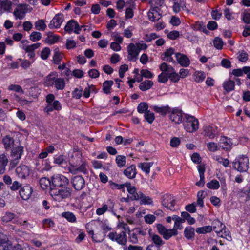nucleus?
<instances>
[{"label":"nucleus","instance_id":"1","mask_svg":"<svg viewBox=\"0 0 250 250\" xmlns=\"http://www.w3.org/2000/svg\"><path fill=\"white\" fill-rule=\"evenodd\" d=\"M71 189L67 187L61 188H50V194L56 201L61 202L62 200L69 198L71 195Z\"/></svg>","mask_w":250,"mask_h":250},{"label":"nucleus","instance_id":"2","mask_svg":"<svg viewBox=\"0 0 250 250\" xmlns=\"http://www.w3.org/2000/svg\"><path fill=\"white\" fill-rule=\"evenodd\" d=\"M185 123L184 124V128L189 132H193L199 128V122L194 116L186 114L184 115Z\"/></svg>","mask_w":250,"mask_h":250},{"label":"nucleus","instance_id":"3","mask_svg":"<svg viewBox=\"0 0 250 250\" xmlns=\"http://www.w3.org/2000/svg\"><path fill=\"white\" fill-rule=\"evenodd\" d=\"M233 168L240 172H246L249 168V159L248 158L242 155L237 158L232 162Z\"/></svg>","mask_w":250,"mask_h":250},{"label":"nucleus","instance_id":"4","mask_svg":"<svg viewBox=\"0 0 250 250\" xmlns=\"http://www.w3.org/2000/svg\"><path fill=\"white\" fill-rule=\"evenodd\" d=\"M108 236L110 239L116 241L119 244L125 245L127 243V235L125 231H121L119 234L116 232H111Z\"/></svg>","mask_w":250,"mask_h":250},{"label":"nucleus","instance_id":"5","mask_svg":"<svg viewBox=\"0 0 250 250\" xmlns=\"http://www.w3.org/2000/svg\"><path fill=\"white\" fill-rule=\"evenodd\" d=\"M69 183L68 179L62 175H54L52 177V185L55 187L62 188L66 186Z\"/></svg>","mask_w":250,"mask_h":250},{"label":"nucleus","instance_id":"6","mask_svg":"<svg viewBox=\"0 0 250 250\" xmlns=\"http://www.w3.org/2000/svg\"><path fill=\"white\" fill-rule=\"evenodd\" d=\"M161 203L167 209L172 211L175 210V200L171 195H164L162 197Z\"/></svg>","mask_w":250,"mask_h":250},{"label":"nucleus","instance_id":"7","mask_svg":"<svg viewBox=\"0 0 250 250\" xmlns=\"http://www.w3.org/2000/svg\"><path fill=\"white\" fill-rule=\"evenodd\" d=\"M65 31L69 33H71L73 31L77 34L80 33L81 28L77 22L73 20L69 21L64 27Z\"/></svg>","mask_w":250,"mask_h":250},{"label":"nucleus","instance_id":"8","mask_svg":"<svg viewBox=\"0 0 250 250\" xmlns=\"http://www.w3.org/2000/svg\"><path fill=\"white\" fill-rule=\"evenodd\" d=\"M63 21V15L61 13L56 14L48 24L50 29L59 28Z\"/></svg>","mask_w":250,"mask_h":250},{"label":"nucleus","instance_id":"9","mask_svg":"<svg viewBox=\"0 0 250 250\" xmlns=\"http://www.w3.org/2000/svg\"><path fill=\"white\" fill-rule=\"evenodd\" d=\"M127 51L129 56L128 57V60L135 61L140 52L136 44L130 43L127 46Z\"/></svg>","mask_w":250,"mask_h":250},{"label":"nucleus","instance_id":"10","mask_svg":"<svg viewBox=\"0 0 250 250\" xmlns=\"http://www.w3.org/2000/svg\"><path fill=\"white\" fill-rule=\"evenodd\" d=\"M74 188L77 190L82 189L85 186V181L82 176H74L71 179Z\"/></svg>","mask_w":250,"mask_h":250},{"label":"nucleus","instance_id":"11","mask_svg":"<svg viewBox=\"0 0 250 250\" xmlns=\"http://www.w3.org/2000/svg\"><path fill=\"white\" fill-rule=\"evenodd\" d=\"M27 12V5L25 4H19L15 9L13 15L16 19H22Z\"/></svg>","mask_w":250,"mask_h":250},{"label":"nucleus","instance_id":"12","mask_svg":"<svg viewBox=\"0 0 250 250\" xmlns=\"http://www.w3.org/2000/svg\"><path fill=\"white\" fill-rule=\"evenodd\" d=\"M175 58L178 63L181 66L187 67L189 65L190 60L187 55L180 53H176Z\"/></svg>","mask_w":250,"mask_h":250},{"label":"nucleus","instance_id":"13","mask_svg":"<svg viewBox=\"0 0 250 250\" xmlns=\"http://www.w3.org/2000/svg\"><path fill=\"white\" fill-rule=\"evenodd\" d=\"M151 231V229H149L148 234L151 241L153 242L152 244H154L155 247L160 248L165 244V242L159 235L152 233Z\"/></svg>","mask_w":250,"mask_h":250},{"label":"nucleus","instance_id":"14","mask_svg":"<svg viewBox=\"0 0 250 250\" xmlns=\"http://www.w3.org/2000/svg\"><path fill=\"white\" fill-rule=\"evenodd\" d=\"M16 173L19 178L25 179L29 175L30 170L27 166L21 165L16 169Z\"/></svg>","mask_w":250,"mask_h":250},{"label":"nucleus","instance_id":"15","mask_svg":"<svg viewBox=\"0 0 250 250\" xmlns=\"http://www.w3.org/2000/svg\"><path fill=\"white\" fill-rule=\"evenodd\" d=\"M32 192V188L29 185H27L21 188L19 193L21 198L23 200H26L29 199Z\"/></svg>","mask_w":250,"mask_h":250},{"label":"nucleus","instance_id":"16","mask_svg":"<svg viewBox=\"0 0 250 250\" xmlns=\"http://www.w3.org/2000/svg\"><path fill=\"white\" fill-rule=\"evenodd\" d=\"M12 2L8 0L0 1V15L4 12H11Z\"/></svg>","mask_w":250,"mask_h":250},{"label":"nucleus","instance_id":"17","mask_svg":"<svg viewBox=\"0 0 250 250\" xmlns=\"http://www.w3.org/2000/svg\"><path fill=\"white\" fill-rule=\"evenodd\" d=\"M71 167H69V172L73 174H75L77 172H81L83 173H86L87 172V169L86 168V163L85 162H83L82 165L78 167L77 164L74 163L73 164H71Z\"/></svg>","mask_w":250,"mask_h":250},{"label":"nucleus","instance_id":"18","mask_svg":"<svg viewBox=\"0 0 250 250\" xmlns=\"http://www.w3.org/2000/svg\"><path fill=\"white\" fill-rule=\"evenodd\" d=\"M62 109V106L59 101H54L53 103L47 104L44 109V111L49 114L53 110L59 111Z\"/></svg>","mask_w":250,"mask_h":250},{"label":"nucleus","instance_id":"19","mask_svg":"<svg viewBox=\"0 0 250 250\" xmlns=\"http://www.w3.org/2000/svg\"><path fill=\"white\" fill-rule=\"evenodd\" d=\"M126 188L127 191L131 195L130 199L131 200H138L139 199V194H141V192H137L136 189L134 186H131L130 183H126Z\"/></svg>","mask_w":250,"mask_h":250},{"label":"nucleus","instance_id":"20","mask_svg":"<svg viewBox=\"0 0 250 250\" xmlns=\"http://www.w3.org/2000/svg\"><path fill=\"white\" fill-rule=\"evenodd\" d=\"M170 119L176 124H180L182 122V113L181 110L174 109L169 116Z\"/></svg>","mask_w":250,"mask_h":250},{"label":"nucleus","instance_id":"21","mask_svg":"<svg viewBox=\"0 0 250 250\" xmlns=\"http://www.w3.org/2000/svg\"><path fill=\"white\" fill-rule=\"evenodd\" d=\"M124 174L128 179H134L137 174V169L134 165L128 167L124 171Z\"/></svg>","mask_w":250,"mask_h":250},{"label":"nucleus","instance_id":"22","mask_svg":"<svg viewBox=\"0 0 250 250\" xmlns=\"http://www.w3.org/2000/svg\"><path fill=\"white\" fill-rule=\"evenodd\" d=\"M157 10L156 7L152 8L147 13L148 19L153 22L158 21L161 18V14Z\"/></svg>","mask_w":250,"mask_h":250},{"label":"nucleus","instance_id":"23","mask_svg":"<svg viewBox=\"0 0 250 250\" xmlns=\"http://www.w3.org/2000/svg\"><path fill=\"white\" fill-rule=\"evenodd\" d=\"M5 149L7 150L12 149L14 145V138L10 135H6L2 139Z\"/></svg>","mask_w":250,"mask_h":250},{"label":"nucleus","instance_id":"24","mask_svg":"<svg viewBox=\"0 0 250 250\" xmlns=\"http://www.w3.org/2000/svg\"><path fill=\"white\" fill-rule=\"evenodd\" d=\"M232 143L230 139L223 136L221 137L219 141V146L223 149L229 150L230 149Z\"/></svg>","mask_w":250,"mask_h":250},{"label":"nucleus","instance_id":"25","mask_svg":"<svg viewBox=\"0 0 250 250\" xmlns=\"http://www.w3.org/2000/svg\"><path fill=\"white\" fill-rule=\"evenodd\" d=\"M23 152V147L21 146L13 148L11 152V156L12 159L19 160Z\"/></svg>","mask_w":250,"mask_h":250},{"label":"nucleus","instance_id":"26","mask_svg":"<svg viewBox=\"0 0 250 250\" xmlns=\"http://www.w3.org/2000/svg\"><path fill=\"white\" fill-rule=\"evenodd\" d=\"M217 128L215 126H207L204 128V131L205 135L211 139L215 137V133L216 132Z\"/></svg>","mask_w":250,"mask_h":250},{"label":"nucleus","instance_id":"27","mask_svg":"<svg viewBox=\"0 0 250 250\" xmlns=\"http://www.w3.org/2000/svg\"><path fill=\"white\" fill-rule=\"evenodd\" d=\"M211 227H212V230L214 231L217 234L225 228V225L219 220H214L212 222Z\"/></svg>","mask_w":250,"mask_h":250},{"label":"nucleus","instance_id":"28","mask_svg":"<svg viewBox=\"0 0 250 250\" xmlns=\"http://www.w3.org/2000/svg\"><path fill=\"white\" fill-rule=\"evenodd\" d=\"M160 69L162 72L166 73L167 75H169L175 71L174 69L171 66L167 64L165 62H163L160 65Z\"/></svg>","mask_w":250,"mask_h":250},{"label":"nucleus","instance_id":"29","mask_svg":"<svg viewBox=\"0 0 250 250\" xmlns=\"http://www.w3.org/2000/svg\"><path fill=\"white\" fill-rule=\"evenodd\" d=\"M139 199L140 200V203L141 205H153V200L149 196H146L142 192L139 194Z\"/></svg>","mask_w":250,"mask_h":250},{"label":"nucleus","instance_id":"30","mask_svg":"<svg viewBox=\"0 0 250 250\" xmlns=\"http://www.w3.org/2000/svg\"><path fill=\"white\" fill-rule=\"evenodd\" d=\"M57 78V75L56 73H51L48 75L45 79V85L47 86L53 85Z\"/></svg>","mask_w":250,"mask_h":250},{"label":"nucleus","instance_id":"31","mask_svg":"<svg viewBox=\"0 0 250 250\" xmlns=\"http://www.w3.org/2000/svg\"><path fill=\"white\" fill-rule=\"evenodd\" d=\"M185 237L188 239L194 238L195 235V229L191 227H187L184 230Z\"/></svg>","mask_w":250,"mask_h":250},{"label":"nucleus","instance_id":"32","mask_svg":"<svg viewBox=\"0 0 250 250\" xmlns=\"http://www.w3.org/2000/svg\"><path fill=\"white\" fill-rule=\"evenodd\" d=\"M153 164V162H144L139 164L138 167L146 174L150 172V168Z\"/></svg>","mask_w":250,"mask_h":250},{"label":"nucleus","instance_id":"33","mask_svg":"<svg viewBox=\"0 0 250 250\" xmlns=\"http://www.w3.org/2000/svg\"><path fill=\"white\" fill-rule=\"evenodd\" d=\"M153 85L152 81L150 80H146L142 82L139 85V88L143 91L149 89Z\"/></svg>","mask_w":250,"mask_h":250},{"label":"nucleus","instance_id":"34","mask_svg":"<svg viewBox=\"0 0 250 250\" xmlns=\"http://www.w3.org/2000/svg\"><path fill=\"white\" fill-rule=\"evenodd\" d=\"M152 109L156 112L159 113L163 115H165L167 113H169V107L168 106L159 107L157 106H154Z\"/></svg>","mask_w":250,"mask_h":250},{"label":"nucleus","instance_id":"35","mask_svg":"<svg viewBox=\"0 0 250 250\" xmlns=\"http://www.w3.org/2000/svg\"><path fill=\"white\" fill-rule=\"evenodd\" d=\"M62 59V55L60 52L59 48L55 49L53 55V61L54 63L59 64Z\"/></svg>","mask_w":250,"mask_h":250},{"label":"nucleus","instance_id":"36","mask_svg":"<svg viewBox=\"0 0 250 250\" xmlns=\"http://www.w3.org/2000/svg\"><path fill=\"white\" fill-rule=\"evenodd\" d=\"M54 85L57 90H62L65 87V83L63 79L57 77Z\"/></svg>","mask_w":250,"mask_h":250},{"label":"nucleus","instance_id":"37","mask_svg":"<svg viewBox=\"0 0 250 250\" xmlns=\"http://www.w3.org/2000/svg\"><path fill=\"white\" fill-rule=\"evenodd\" d=\"M234 81L231 80H229L223 83V87L228 92L233 90L234 88Z\"/></svg>","mask_w":250,"mask_h":250},{"label":"nucleus","instance_id":"38","mask_svg":"<svg viewBox=\"0 0 250 250\" xmlns=\"http://www.w3.org/2000/svg\"><path fill=\"white\" fill-rule=\"evenodd\" d=\"M219 237L226 238L228 241L231 240V237L230 235L229 231L225 227L224 229L221 230V231L217 234Z\"/></svg>","mask_w":250,"mask_h":250},{"label":"nucleus","instance_id":"39","mask_svg":"<svg viewBox=\"0 0 250 250\" xmlns=\"http://www.w3.org/2000/svg\"><path fill=\"white\" fill-rule=\"evenodd\" d=\"M113 84V81H105L103 84V90L104 93L106 94L110 93L111 87Z\"/></svg>","mask_w":250,"mask_h":250},{"label":"nucleus","instance_id":"40","mask_svg":"<svg viewBox=\"0 0 250 250\" xmlns=\"http://www.w3.org/2000/svg\"><path fill=\"white\" fill-rule=\"evenodd\" d=\"M40 184L41 188L43 190H45L50 187L51 186V182L48 178L46 177H42L40 180Z\"/></svg>","mask_w":250,"mask_h":250},{"label":"nucleus","instance_id":"41","mask_svg":"<svg viewBox=\"0 0 250 250\" xmlns=\"http://www.w3.org/2000/svg\"><path fill=\"white\" fill-rule=\"evenodd\" d=\"M129 241L133 244H137L138 242V234L134 229L132 231L128 232Z\"/></svg>","mask_w":250,"mask_h":250},{"label":"nucleus","instance_id":"42","mask_svg":"<svg viewBox=\"0 0 250 250\" xmlns=\"http://www.w3.org/2000/svg\"><path fill=\"white\" fill-rule=\"evenodd\" d=\"M212 230V227L206 226L202 227L197 228L196 232L198 234H205L210 232Z\"/></svg>","mask_w":250,"mask_h":250},{"label":"nucleus","instance_id":"43","mask_svg":"<svg viewBox=\"0 0 250 250\" xmlns=\"http://www.w3.org/2000/svg\"><path fill=\"white\" fill-rule=\"evenodd\" d=\"M126 157L123 155H118L116 158V162L117 164V166L122 167L125 165L126 164Z\"/></svg>","mask_w":250,"mask_h":250},{"label":"nucleus","instance_id":"44","mask_svg":"<svg viewBox=\"0 0 250 250\" xmlns=\"http://www.w3.org/2000/svg\"><path fill=\"white\" fill-rule=\"evenodd\" d=\"M194 80L196 82H202L206 77L205 74L203 72L197 71L194 74Z\"/></svg>","mask_w":250,"mask_h":250},{"label":"nucleus","instance_id":"45","mask_svg":"<svg viewBox=\"0 0 250 250\" xmlns=\"http://www.w3.org/2000/svg\"><path fill=\"white\" fill-rule=\"evenodd\" d=\"M62 216L66 218L67 220V221L70 222H75L76 221V218L75 215L72 212H63L62 214Z\"/></svg>","mask_w":250,"mask_h":250},{"label":"nucleus","instance_id":"46","mask_svg":"<svg viewBox=\"0 0 250 250\" xmlns=\"http://www.w3.org/2000/svg\"><path fill=\"white\" fill-rule=\"evenodd\" d=\"M182 217L187 220L188 223L190 225L193 224L195 222V220L194 218L192 217L191 215L187 212H182L181 213Z\"/></svg>","mask_w":250,"mask_h":250},{"label":"nucleus","instance_id":"47","mask_svg":"<svg viewBox=\"0 0 250 250\" xmlns=\"http://www.w3.org/2000/svg\"><path fill=\"white\" fill-rule=\"evenodd\" d=\"M148 104L145 102H142L138 104L137 110L140 113H145L146 111H148Z\"/></svg>","mask_w":250,"mask_h":250},{"label":"nucleus","instance_id":"48","mask_svg":"<svg viewBox=\"0 0 250 250\" xmlns=\"http://www.w3.org/2000/svg\"><path fill=\"white\" fill-rule=\"evenodd\" d=\"M35 26L37 30L44 31L46 25L43 20H40L35 23Z\"/></svg>","mask_w":250,"mask_h":250},{"label":"nucleus","instance_id":"49","mask_svg":"<svg viewBox=\"0 0 250 250\" xmlns=\"http://www.w3.org/2000/svg\"><path fill=\"white\" fill-rule=\"evenodd\" d=\"M207 187L210 189H217L220 187L219 182L216 180H212L207 184Z\"/></svg>","mask_w":250,"mask_h":250},{"label":"nucleus","instance_id":"50","mask_svg":"<svg viewBox=\"0 0 250 250\" xmlns=\"http://www.w3.org/2000/svg\"><path fill=\"white\" fill-rule=\"evenodd\" d=\"M144 116L146 121L149 124H152L155 119L154 114L149 110L145 112Z\"/></svg>","mask_w":250,"mask_h":250},{"label":"nucleus","instance_id":"51","mask_svg":"<svg viewBox=\"0 0 250 250\" xmlns=\"http://www.w3.org/2000/svg\"><path fill=\"white\" fill-rule=\"evenodd\" d=\"M183 2L182 0H180V1H176L174 2L172 9L174 13H178L181 11V8Z\"/></svg>","mask_w":250,"mask_h":250},{"label":"nucleus","instance_id":"52","mask_svg":"<svg viewBox=\"0 0 250 250\" xmlns=\"http://www.w3.org/2000/svg\"><path fill=\"white\" fill-rule=\"evenodd\" d=\"M8 90L11 91H14L16 92L20 93L21 94H23L24 91L22 87L19 85L17 84H11L8 86Z\"/></svg>","mask_w":250,"mask_h":250},{"label":"nucleus","instance_id":"53","mask_svg":"<svg viewBox=\"0 0 250 250\" xmlns=\"http://www.w3.org/2000/svg\"><path fill=\"white\" fill-rule=\"evenodd\" d=\"M40 43H36L30 45H27L23 47V49H24L25 52H34V50L38 48L40 46Z\"/></svg>","mask_w":250,"mask_h":250},{"label":"nucleus","instance_id":"54","mask_svg":"<svg viewBox=\"0 0 250 250\" xmlns=\"http://www.w3.org/2000/svg\"><path fill=\"white\" fill-rule=\"evenodd\" d=\"M242 19L245 23H250V9H247L244 11L243 13Z\"/></svg>","mask_w":250,"mask_h":250},{"label":"nucleus","instance_id":"55","mask_svg":"<svg viewBox=\"0 0 250 250\" xmlns=\"http://www.w3.org/2000/svg\"><path fill=\"white\" fill-rule=\"evenodd\" d=\"M42 38V34L39 32L34 31L30 36V39L33 42L40 40Z\"/></svg>","mask_w":250,"mask_h":250},{"label":"nucleus","instance_id":"56","mask_svg":"<svg viewBox=\"0 0 250 250\" xmlns=\"http://www.w3.org/2000/svg\"><path fill=\"white\" fill-rule=\"evenodd\" d=\"M214 45L217 49H221L223 47V42L222 40L218 37L215 38L214 40Z\"/></svg>","mask_w":250,"mask_h":250},{"label":"nucleus","instance_id":"57","mask_svg":"<svg viewBox=\"0 0 250 250\" xmlns=\"http://www.w3.org/2000/svg\"><path fill=\"white\" fill-rule=\"evenodd\" d=\"M144 220L146 223L152 224L156 220V217L152 214H147L144 216Z\"/></svg>","mask_w":250,"mask_h":250},{"label":"nucleus","instance_id":"58","mask_svg":"<svg viewBox=\"0 0 250 250\" xmlns=\"http://www.w3.org/2000/svg\"><path fill=\"white\" fill-rule=\"evenodd\" d=\"M50 53V49L48 47L44 48L41 53V57L43 60H46L48 58Z\"/></svg>","mask_w":250,"mask_h":250},{"label":"nucleus","instance_id":"59","mask_svg":"<svg viewBox=\"0 0 250 250\" xmlns=\"http://www.w3.org/2000/svg\"><path fill=\"white\" fill-rule=\"evenodd\" d=\"M110 186L112 189L117 188L118 189H124L125 187H126V183L123 184L119 185L111 181L109 182Z\"/></svg>","mask_w":250,"mask_h":250},{"label":"nucleus","instance_id":"60","mask_svg":"<svg viewBox=\"0 0 250 250\" xmlns=\"http://www.w3.org/2000/svg\"><path fill=\"white\" fill-rule=\"evenodd\" d=\"M168 79V75L166 73H161L158 77V81L160 83H166Z\"/></svg>","mask_w":250,"mask_h":250},{"label":"nucleus","instance_id":"61","mask_svg":"<svg viewBox=\"0 0 250 250\" xmlns=\"http://www.w3.org/2000/svg\"><path fill=\"white\" fill-rule=\"evenodd\" d=\"M156 227L158 232L161 235H162L166 231H167L168 229L161 224H156Z\"/></svg>","mask_w":250,"mask_h":250},{"label":"nucleus","instance_id":"62","mask_svg":"<svg viewBox=\"0 0 250 250\" xmlns=\"http://www.w3.org/2000/svg\"><path fill=\"white\" fill-rule=\"evenodd\" d=\"M207 147L209 151L212 152L216 151L219 149V147L218 146L217 144L214 142L208 143L207 144Z\"/></svg>","mask_w":250,"mask_h":250},{"label":"nucleus","instance_id":"63","mask_svg":"<svg viewBox=\"0 0 250 250\" xmlns=\"http://www.w3.org/2000/svg\"><path fill=\"white\" fill-rule=\"evenodd\" d=\"M8 162V160L7 156L4 154H1L0 155V165L4 168Z\"/></svg>","mask_w":250,"mask_h":250},{"label":"nucleus","instance_id":"64","mask_svg":"<svg viewBox=\"0 0 250 250\" xmlns=\"http://www.w3.org/2000/svg\"><path fill=\"white\" fill-rule=\"evenodd\" d=\"M168 78L174 83L178 82L180 79L179 75L175 71L168 75Z\"/></svg>","mask_w":250,"mask_h":250}]
</instances>
